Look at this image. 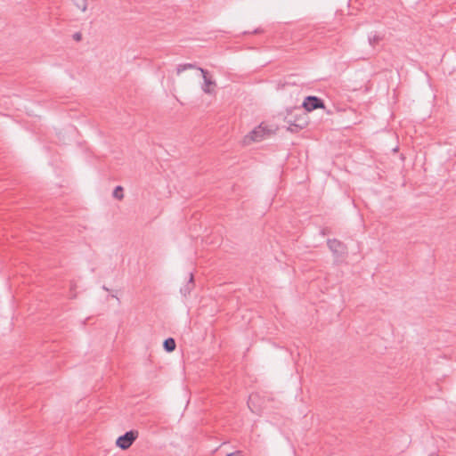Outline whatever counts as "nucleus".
I'll list each match as a JSON object with an SVG mask.
<instances>
[{"label": "nucleus", "mask_w": 456, "mask_h": 456, "mask_svg": "<svg viewBox=\"0 0 456 456\" xmlns=\"http://www.w3.org/2000/svg\"><path fill=\"white\" fill-rule=\"evenodd\" d=\"M138 435H139V433L137 430H130L128 432H126L124 435L120 436L117 439L116 444L122 450H126L136 440V438L138 437Z\"/></svg>", "instance_id": "f257e3e1"}, {"label": "nucleus", "mask_w": 456, "mask_h": 456, "mask_svg": "<svg viewBox=\"0 0 456 456\" xmlns=\"http://www.w3.org/2000/svg\"><path fill=\"white\" fill-rule=\"evenodd\" d=\"M303 107L306 111H312L316 109L324 108V103L322 100L317 96H307L303 102Z\"/></svg>", "instance_id": "f03ea898"}, {"label": "nucleus", "mask_w": 456, "mask_h": 456, "mask_svg": "<svg viewBox=\"0 0 456 456\" xmlns=\"http://www.w3.org/2000/svg\"><path fill=\"white\" fill-rule=\"evenodd\" d=\"M267 134V131L265 127L259 126L254 130H252L248 135L246 136L245 141H252V142H260L262 141L265 134Z\"/></svg>", "instance_id": "7ed1b4c3"}, {"label": "nucleus", "mask_w": 456, "mask_h": 456, "mask_svg": "<svg viewBox=\"0 0 456 456\" xmlns=\"http://www.w3.org/2000/svg\"><path fill=\"white\" fill-rule=\"evenodd\" d=\"M199 70L201 72L204 79V84L202 86V90L206 94H211L212 90L210 89L211 86H216V82L213 81L210 77H208V71L202 68H199Z\"/></svg>", "instance_id": "20e7f679"}, {"label": "nucleus", "mask_w": 456, "mask_h": 456, "mask_svg": "<svg viewBox=\"0 0 456 456\" xmlns=\"http://www.w3.org/2000/svg\"><path fill=\"white\" fill-rule=\"evenodd\" d=\"M329 248L336 255H341L345 250V246L338 240H328Z\"/></svg>", "instance_id": "39448f33"}, {"label": "nucleus", "mask_w": 456, "mask_h": 456, "mask_svg": "<svg viewBox=\"0 0 456 456\" xmlns=\"http://www.w3.org/2000/svg\"><path fill=\"white\" fill-rule=\"evenodd\" d=\"M384 39V36L378 33H370L368 36V41L370 46L375 47Z\"/></svg>", "instance_id": "423d86ee"}, {"label": "nucleus", "mask_w": 456, "mask_h": 456, "mask_svg": "<svg viewBox=\"0 0 456 456\" xmlns=\"http://www.w3.org/2000/svg\"><path fill=\"white\" fill-rule=\"evenodd\" d=\"M163 346L167 352H168V353L173 352L175 349V339L172 338H168L165 339V341L163 343Z\"/></svg>", "instance_id": "0eeeda50"}, {"label": "nucleus", "mask_w": 456, "mask_h": 456, "mask_svg": "<svg viewBox=\"0 0 456 456\" xmlns=\"http://www.w3.org/2000/svg\"><path fill=\"white\" fill-rule=\"evenodd\" d=\"M123 191H124V190H123V187H122V186H120V185L117 186V187L114 189V191H113V193H112L113 197H114L115 199L118 200H123V198H124Z\"/></svg>", "instance_id": "6e6552de"}, {"label": "nucleus", "mask_w": 456, "mask_h": 456, "mask_svg": "<svg viewBox=\"0 0 456 456\" xmlns=\"http://www.w3.org/2000/svg\"><path fill=\"white\" fill-rule=\"evenodd\" d=\"M74 4L82 12H86L87 9V0H73Z\"/></svg>", "instance_id": "1a4fd4ad"}, {"label": "nucleus", "mask_w": 456, "mask_h": 456, "mask_svg": "<svg viewBox=\"0 0 456 456\" xmlns=\"http://www.w3.org/2000/svg\"><path fill=\"white\" fill-rule=\"evenodd\" d=\"M193 285V276L192 274L191 273L190 274V281H189V283L185 289V291L189 292L191 290V288L192 287Z\"/></svg>", "instance_id": "9d476101"}, {"label": "nucleus", "mask_w": 456, "mask_h": 456, "mask_svg": "<svg viewBox=\"0 0 456 456\" xmlns=\"http://www.w3.org/2000/svg\"><path fill=\"white\" fill-rule=\"evenodd\" d=\"M184 70H186L185 64H179L176 68L177 75H180Z\"/></svg>", "instance_id": "9b49d317"}, {"label": "nucleus", "mask_w": 456, "mask_h": 456, "mask_svg": "<svg viewBox=\"0 0 456 456\" xmlns=\"http://www.w3.org/2000/svg\"><path fill=\"white\" fill-rule=\"evenodd\" d=\"M306 121H304L303 123L301 124H290V126H296V127H298V128H303L305 126H306ZM290 130L291 131H294V129L292 127H290Z\"/></svg>", "instance_id": "f8f14e48"}, {"label": "nucleus", "mask_w": 456, "mask_h": 456, "mask_svg": "<svg viewBox=\"0 0 456 456\" xmlns=\"http://www.w3.org/2000/svg\"><path fill=\"white\" fill-rule=\"evenodd\" d=\"M186 69H198L195 64L193 63H185Z\"/></svg>", "instance_id": "ddd939ff"}, {"label": "nucleus", "mask_w": 456, "mask_h": 456, "mask_svg": "<svg viewBox=\"0 0 456 456\" xmlns=\"http://www.w3.org/2000/svg\"><path fill=\"white\" fill-rule=\"evenodd\" d=\"M227 456H241V452L240 451H237V452L229 453Z\"/></svg>", "instance_id": "4468645a"}, {"label": "nucleus", "mask_w": 456, "mask_h": 456, "mask_svg": "<svg viewBox=\"0 0 456 456\" xmlns=\"http://www.w3.org/2000/svg\"><path fill=\"white\" fill-rule=\"evenodd\" d=\"M74 39L77 40V41L81 40V34L80 33H76L74 35Z\"/></svg>", "instance_id": "2eb2a0df"}, {"label": "nucleus", "mask_w": 456, "mask_h": 456, "mask_svg": "<svg viewBox=\"0 0 456 456\" xmlns=\"http://www.w3.org/2000/svg\"><path fill=\"white\" fill-rule=\"evenodd\" d=\"M428 456H438L436 453H431Z\"/></svg>", "instance_id": "dca6fc26"}]
</instances>
